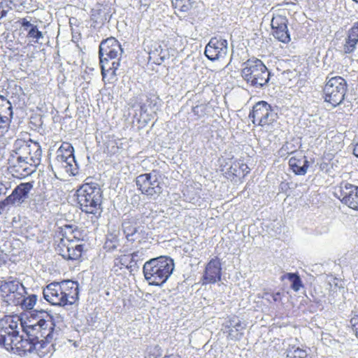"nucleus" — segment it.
Segmentation results:
<instances>
[{"mask_svg": "<svg viewBox=\"0 0 358 358\" xmlns=\"http://www.w3.org/2000/svg\"><path fill=\"white\" fill-rule=\"evenodd\" d=\"M119 60L120 58H117V59H113L111 62V70L109 71L107 77L108 81L112 80L115 78V76H116V71L118 69V67L120 66Z\"/></svg>", "mask_w": 358, "mask_h": 358, "instance_id": "nucleus-37", "label": "nucleus"}, {"mask_svg": "<svg viewBox=\"0 0 358 358\" xmlns=\"http://www.w3.org/2000/svg\"><path fill=\"white\" fill-rule=\"evenodd\" d=\"M162 355V350L158 345L150 346L147 349V354L145 358H159Z\"/></svg>", "mask_w": 358, "mask_h": 358, "instance_id": "nucleus-35", "label": "nucleus"}, {"mask_svg": "<svg viewBox=\"0 0 358 358\" xmlns=\"http://www.w3.org/2000/svg\"><path fill=\"white\" fill-rule=\"evenodd\" d=\"M350 324L352 329L357 328L358 327V315H355V317H352L350 320Z\"/></svg>", "mask_w": 358, "mask_h": 358, "instance_id": "nucleus-39", "label": "nucleus"}, {"mask_svg": "<svg viewBox=\"0 0 358 358\" xmlns=\"http://www.w3.org/2000/svg\"><path fill=\"white\" fill-rule=\"evenodd\" d=\"M83 250V245L81 244L74 245L73 243H70L66 246V252L62 255L68 259L77 260L82 255Z\"/></svg>", "mask_w": 358, "mask_h": 358, "instance_id": "nucleus-22", "label": "nucleus"}, {"mask_svg": "<svg viewBox=\"0 0 358 358\" xmlns=\"http://www.w3.org/2000/svg\"><path fill=\"white\" fill-rule=\"evenodd\" d=\"M353 331L355 332L356 336L358 337V327L353 329Z\"/></svg>", "mask_w": 358, "mask_h": 358, "instance_id": "nucleus-49", "label": "nucleus"}, {"mask_svg": "<svg viewBox=\"0 0 358 358\" xmlns=\"http://www.w3.org/2000/svg\"><path fill=\"white\" fill-rule=\"evenodd\" d=\"M192 0H172L173 7L180 12H187L192 8Z\"/></svg>", "mask_w": 358, "mask_h": 358, "instance_id": "nucleus-32", "label": "nucleus"}, {"mask_svg": "<svg viewBox=\"0 0 358 358\" xmlns=\"http://www.w3.org/2000/svg\"><path fill=\"white\" fill-rule=\"evenodd\" d=\"M167 50H163L161 45H159L155 50H151L149 53V59L152 60L156 64H161L168 57Z\"/></svg>", "mask_w": 358, "mask_h": 358, "instance_id": "nucleus-24", "label": "nucleus"}, {"mask_svg": "<svg viewBox=\"0 0 358 358\" xmlns=\"http://www.w3.org/2000/svg\"><path fill=\"white\" fill-rule=\"evenodd\" d=\"M136 184L142 194L152 199H156L162 192L159 175L155 171L138 176L136 179Z\"/></svg>", "mask_w": 358, "mask_h": 358, "instance_id": "nucleus-9", "label": "nucleus"}, {"mask_svg": "<svg viewBox=\"0 0 358 358\" xmlns=\"http://www.w3.org/2000/svg\"><path fill=\"white\" fill-rule=\"evenodd\" d=\"M110 16L108 14V8L102 5H96L91 10L92 26L94 28L103 25L106 21H109Z\"/></svg>", "mask_w": 358, "mask_h": 358, "instance_id": "nucleus-19", "label": "nucleus"}, {"mask_svg": "<svg viewBox=\"0 0 358 358\" xmlns=\"http://www.w3.org/2000/svg\"><path fill=\"white\" fill-rule=\"evenodd\" d=\"M27 38L31 42L41 43V39L43 38V35L41 31L38 30L36 26L31 27L27 32Z\"/></svg>", "mask_w": 358, "mask_h": 358, "instance_id": "nucleus-34", "label": "nucleus"}, {"mask_svg": "<svg viewBox=\"0 0 358 358\" xmlns=\"http://www.w3.org/2000/svg\"><path fill=\"white\" fill-rule=\"evenodd\" d=\"M276 116L277 113L272 110L271 105L264 101L257 103L249 115V117L252 119L254 124L257 123L261 126L271 124Z\"/></svg>", "mask_w": 358, "mask_h": 358, "instance_id": "nucleus-10", "label": "nucleus"}, {"mask_svg": "<svg viewBox=\"0 0 358 358\" xmlns=\"http://www.w3.org/2000/svg\"><path fill=\"white\" fill-rule=\"evenodd\" d=\"M347 92V83L341 76H335L326 79V84L323 89L324 101L329 103L333 107L341 104L344 99Z\"/></svg>", "mask_w": 358, "mask_h": 358, "instance_id": "nucleus-7", "label": "nucleus"}, {"mask_svg": "<svg viewBox=\"0 0 358 358\" xmlns=\"http://www.w3.org/2000/svg\"><path fill=\"white\" fill-rule=\"evenodd\" d=\"M10 204L6 201V199L0 201V215L6 210V206Z\"/></svg>", "mask_w": 358, "mask_h": 358, "instance_id": "nucleus-40", "label": "nucleus"}, {"mask_svg": "<svg viewBox=\"0 0 358 358\" xmlns=\"http://www.w3.org/2000/svg\"><path fill=\"white\" fill-rule=\"evenodd\" d=\"M6 103L8 105L6 108V113L8 115V116L3 115L0 113V135H2L3 134L8 131V129L10 126V118L13 115L12 106L10 103L8 101H7Z\"/></svg>", "mask_w": 358, "mask_h": 358, "instance_id": "nucleus-25", "label": "nucleus"}, {"mask_svg": "<svg viewBox=\"0 0 358 358\" xmlns=\"http://www.w3.org/2000/svg\"><path fill=\"white\" fill-rule=\"evenodd\" d=\"M230 172L236 176H245L249 173L248 166L243 162H234L230 167Z\"/></svg>", "mask_w": 358, "mask_h": 358, "instance_id": "nucleus-28", "label": "nucleus"}, {"mask_svg": "<svg viewBox=\"0 0 358 358\" xmlns=\"http://www.w3.org/2000/svg\"><path fill=\"white\" fill-rule=\"evenodd\" d=\"M100 59V65L101 69V74L103 76V79L105 80L108 77V74L109 71L111 70V62L110 58H106L104 57L99 56Z\"/></svg>", "mask_w": 358, "mask_h": 358, "instance_id": "nucleus-33", "label": "nucleus"}, {"mask_svg": "<svg viewBox=\"0 0 358 358\" xmlns=\"http://www.w3.org/2000/svg\"><path fill=\"white\" fill-rule=\"evenodd\" d=\"M73 148L71 144L62 143L57 151L56 160L66 169V172L75 176L78 173V164L73 155Z\"/></svg>", "mask_w": 358, "mask_h": 358, "instance_id": "nucleus-11", "label": "nucleus"}, {"mask_svg": "<svg viewBox=\"0 0 358 358\" xmlns=\"http://www.w3.org/2000/svg\"><path fill=\"white\" fill-rule=\"evenodd\" d=\"M36 25L32 24L29 21H24L22 22V27H24V29L26 30L27 32L29 30L31 29V27H34Z\"/></svg>", "mask_w": 358, "mask_h": 358, "instance_id": "nucleus-41", "label": "nucleus"}, {"mask_svg": "<svg viewBox=\"0 0 358 358\" xmlns=\"http://www.w3.org/2000/svg\"><path fill=\"white\" fill-rule=\"evenodd\" d=\"M0 100L3 101V96L0 95Z\"/></svg>", "mask_w": 358, "mask_h": 358, "instance_id": "nucleus-52", "label": "nucleus"}, {"mask_svg": "<svg viewBox=\"0 0 358 358\" xmlns=\"http://www.w3.org/2000/svg\"><path fill=\"white\" fill-rule=\"evenodd\" d=\"M8 10L4 8L3 2L0 3V19L6 15Z\"/></svg>", "mask_w": 358, "mask_h": 358, "instance_id": "nucleus-42", "label": "nucleus"}, {"mask_svg": "<svg viewBox=\"0 0 358 358\" xmlns=\"http://www.w3.org/2000/svg\"><path fill=\"white\" fill-rule=\"evenodd\" d=\"M285 278L292 282L291 287L293 290L297 292L300 289L302 283L300 277L296 273H288L282 277V279Z\"/></svg>", "mask_w": 358, "mask_h": 358, "instance_id": "nucleus-30", "label": "nucleus"}, {"mask_svg": "<svg viewBox=\"0 0 358 358\" xmlns=\"http://www.w3.org/2000/svg\"><path fill=\"white\" fill-rule=\"evenodd\" d=\"M120 245V239L115 234H108L105 243V248L109 251H113Z\"/></svg>", "mask_w": 358, "mask_h": 358, "instance_id": "nucleus-31", "label": "nucleus"}, {"mask_svg": "<svg viewBox=\"0 0 358 358\" xmlns=\"http://www.w3.org/2000/svg\"><path fill=\"white\" fill-rule=\"evenodd\" d=\"M246 325L236 316L229 317L225 322V328L228 329V338L239 341L243 336Z\"/></svg>", "mask_w": 358, "mask_h": 358, "instance_id": "nucleus-17", "label": "nucleus"}, {"mask_svg": "<svg viewBox=\"0 0 358 358\" xmlns=\"http://www.w3.org/2000/svg\"><path fill=\"white\" fill-rule=\"evenodd\" d=\"M335 195L343 203L358 210V186L343 182L336 189Z\"/></svg>", "mask_w": 358, "mask_h": 358, "instance_id": "nucleus-12", "label": "nucleus"}, {"mask_svg": "<svg viewBox=\"0 0 358 358\" xmlns=\"http://www.w3.org/2000/svg\"><path fill=\"white\" fill-rule=\"evenodd\" d=\"M143 255V253L140 251L134 252L131 254V258L130 263H136L138 261V259L141 257V256Z\"/></svg>", "mask_w": 358, "mask_h": 358, "instance_id": "nucleus-38", "label": "nucleus"}, {"mask_svg": "<svg viewBox=\"0 0 358 358\" xmlns=\"http://www.w3.org/2000/svg\"><path fill=\"white\" fill-rule=\"evenodd\" d=\"M199 106H196L194 107L193 109H192L193 113L194 114H198L199 113Z\"/></svg>", "mask_w": 358, "mask_h": 358, "instance_id": "nucleus-47", "label": "nucleus"}, {"mask_svg": "<svg viewBox=\"0 0 358 358\" xmlns=\"http://www.w3.org/2000/svg\"><path fill=\"white\" fill-rule=\"evenodd\" d=\"M205 55L211 60L224 59L228 53V42L221 37L211 38L205 48Z\"/></svg>", "mask_w": 358, "mask_h": 358, "instance_id": "nucleus-13", "label": "nucleus"}, {"mask_svg": "<svg viewBox=\"0 0 358 358\" xmlns=\"http://www.w3.org/2000/svg\"><path fill=\"white\" fill-rule=\"evenodd\" d=\"M33 182L20 183L6 198V201L12 206H20L29 197V193L33 189Z\"/></svg>", "mask_w": 358, "mask_h": 358, "instance_id": "nucleus-15", "label": "nucleus"}, {"mask_svg": "<svg viewBox=\"0 0 358 358\" xmlns=\"http://www.w3.org/2000/svg\"><path fill=\"white\" fill-rule=\"evenodd\" d=\"M289 150L288 145H283V146L282 147V148H281V150H281V152H282V151H284V150H285V151H287V150Z\"/></svg>", "mask_w": 358, "mask_h": 358, "instance_id": "nucleus-48", "label": "nucleus"}, {"mask_svg": "<svg viewBox=\"0 0 358 358\" xmlns=\"http://www.w3.org/2000/svg\"><path fill=\"white\" fill-rule=\"evenodd\" d=\"M76 194L81 210L92 214L97 220L103 211V192L99 185L92 181L86 182L77 190Z\"/></svg>", "mask_w": 358, "mask_h": 358, "instance_id": "nucleus-2", "label": "nucleus"}, {"mask_svg": "<svg viewBox=\"0 0 358 358\" xmlns=\"http://www.w3.org/2000/svg\"><path fill=\"white\" fill-rule=\"evenodd\" d=\"M122 228L128 241L134 242L136 240V235L138 233L140 227L136 217H131L124 219L122 223Z\"/></svg>", "mask_w": 358, "mask_h": 358, "instance_id": "nucleus-20", "label": "nucleus"}, {"mask_svg": "<svg viewBox=\"0 0 358 358\" xmlns=\"http://www.w3.org/2000/svg\"><path fill=\"white\" fill-rule=\"evenodd\" d=\"M353 153L357 157H358V143L355 146Z\"/></svg>", "mask_w": 358, "mask_h": 358, "instance_id": "nucleus-44", "label": "nucleus"}, {"mask_svg": "<svg viewBox=\"0 0 358 358\" xmlns=\"http://www.w3.org/2000/svg\"><path fill=\"white\" fill-rule=\"evenodd\" d=\"M306 350L299 347L292 346L287 350L286 358H307Z\"/></svg>", "mask_w": 358, "mask_h": 358, "instance_id": "nucleus-29", "label": "nucleus"}, {"mask_svg": "<svg viewBox=\"0 0 358 358\" xmlns=\"http://www.w3.org/2000/svg\"><path fill=\"white\" fill-rule=\"evenodd\" d=\"M145 280L151 285L162 286L174 270L173 260L166 256H160L147 261L143 265Z\"/></svg>", "mask_w": 358, "mask_h": 358, "instance_id": "nucleus-4", "label": "nucleus"}, {"mask_svg": "<svg viewBox=\"0 0 358 358\" xmlns=\"http://www.w3.org/2000/svg\"><path fill=\"white\" fill-rule=\"evenodd\" d=\"M241 77L248 85L261 89L269 82L270 72L260 59H250L243 64Z\"/></svg>", "mask_w": 358, "mask_h": 358, "instance_id": "nucleus-5", "label": "nucleus"}, {"mask_svg": "<svg viewBox=\"0 0 358 358\" xmlns=\"http://www.w3.org/2000/svg\"><path fill=\"white\" fill-rule=\"evenodd\" d=\"M149 106H150L151 109H153V110H155V109L157 110L158 109V107L157 106V101H155V103H153L152 106H151V103Z\"/></svg>", "mask_w": 358, "mask_h": 358, "instance_id": "nucleus-46", "label": "nucleus"}, {"mask_svg": "<svg viewBox=\"0 0 358 358\" xmlns=\"http://www.w3.org/2000/svg\"><path fill=\"white\" fill-rule=\"evenodd\" d=\"M18 332L13 330L11 332H8V335H1L0 336V344L3 345L4 348L9 350L13 349V343L17 338Z\"/></svg>", "mask_w": 358, "mask_h": 358, "instance_id": "nucleus-26", "label": "nucleus"}, {"mask_svg": "<svg viewBox=\"0 0 358 358\" xmlns=\"http://www.w3.org/2000/svg\"><path fill=\"white\" fill-rule=\"evenodd\" d=\"M287 22L286 17L281 15L273 16L271 22V28L273 30V36L284 43H287L291 40L288 33Z\"/></svg>", "mask_w": 358, "mask_h": 358, "instance_id": "nucleus-14", "label": "nucleus"}, {"mask_svg": "<svg viewBox=\"0 0 358 358\" xmlns=\"http://www.w3.org/2000/svg\"><path fill=\"white\" fill-rule=\"evenodd\" d=\"M156 100H157V98H155V99L153 100V101H156ZM147 101H150V103H152V100H151V99H148Z\"/></svg>", "mask_w": 358, "mask_h": 358, "instance_id": "nucleus-50", "label": "nucleus"}, {"mask_svg": "<svg viewBox=\"0 0 358 358\" xmlns=\"http://www.w3.org/2000/svg\"><path fill=\"white\" fill-rule=\"evenodd\" d=\"M357 44L358 21L354 23L352 27L347 32V36L343 45V52L344 54H352L357 49Z\"/></svg>", "mask_w": 358, "mask_h": 358, "instance_id": "nucleus-18", "label": "nucleus"}, {"mask_svg": "<svg viewBox=\"0 0 358 358\" xmlns=\"http://www.w3.org/2000/svg\"><path fill=\"white\" fill-rule=\"evenodd\" d=\"M221 263L217 257L213 258L206 264L202 276V284H215L221 280Z\"/></svg>", "mask_w": 358, "mask_h": 358, "instance_id": "nucleus-16", "label": "nucleus"}, {"mask_svg": "<svg viewBox=\"0 0 358 358\" xmlns=\"http://www.w3.org/2000/svg\"><path fill=\"white\" fill-rule=\"evenodd\" d=\"M289 165L295 174L304 176L309 166V162L305 156L300 154L292 157L289 160Z\"/></svg>", "mask_w": 358, "mask_h": 358, "instance_id": "nucleus-21", "label": "nucleus"}, {"mask_svg": "<svg viewBox=\"0 0 358 358\" xmlns=\"http://www.w3.org/2000/svg\"><path fill=\"white\" fill-rule=\"evenodd\" d=\"M147 112V107L145 104L141 106V113H145Z\"/></svg>", "mask_w": 358, "mask_h": 358, "instance_id": "nucleus-45", "label": "nucleus"}, {"mask_svg": "<svg viewBox=\"0 0 358 358\" xmlns=\"http://www.w3.org/2000/svg\"><path fill=\"white\" fill-rule=\"evenodd\" d=\"M123 53V49L120 45L115 46L112 49L109 50L108 48L102 47L99 50V56L110 58V60L117 59L120 58Z\"/></svg>", "mask_w": 358, "mask_h": 358, "instance_id": "nucleus-23", "label": "nucleus"}, {"mask_svg": "<svg viewBox=\"0 0 358 358\" xmlns=\"http://www.w3.org/2000/svg\"><path fill=\"white\" fill-rule=\"evenodd\" d=\"M354 1H355L356 3H358V0H353Z\"/></svg>", "mask_w": 358, "mask_h": 358, "instance_id": "nucleus-53", "label": "nucleus"}, {"mask_svg": "<svg viewBox=\"0 0 358 358\" xmlns=\"http://www.w3.org/2000/svg\"><path fill=\"white\" fill-rule=\"evenodd\" d=\"M272 296V299L274 301L277 302V301H280L281 300V297H280V292H276L275 294H273L271 295Z\"/></svg>", "mask_w": 358, "mask_h": 358, "instance_id": "nucleus-43", "label": "nucleus"}, {"mask_svg": "<svg viewBox=\"0 0 358 358\" xmlns=\"http://www.w3.org/2000/svg\"><path fill=\"white\" fill-rule=\"evenodd\" d=\"M13 152V160L16 159L17 164L21 167L24 164L36 167L41 163L42 150L41 145L36 142L17 139L14 143Z\"/></svg>", "mask_w": 358, "mask_h": 358, "instance_id": "nucleus-6", "label": "nucleus"}, {"mask_svg": "<svg viewBox=\"0 0 358 358\" xmlns=\"http://www.w3.org/2000/svg\"><path fill=\"white\" fill-rule=\"evenodd\" d=\"M120 45L119 41L114 37H109L105 40H103L100 45L99 48L102 47L108 48L109 50H112L114 47Z\"/></svg>", "mask_w": 358, "mask_h": 358, "instance_id": "nucleus-36", "label": "nucleus"}, {"mask_svg": "<svg viewBox=\"0 0 358 358\" xmlns=\"http://www.w3.org/2000/svg\"><path fill=\"white\" fill-rule=\"evenodd\" d=\"M30 316L36 320L35 323L27 325L24 331L30 340L28 351L36 350L40 357L50 353L53 348L51 342L56 339L57 331L55 330L50 313L43 308H36L31 311Z\"/></svg>", "mask_w": 358, "mask_h": 358, "instance_id": "nucleus-1", "label": "nucleus"}, {"mask_svg": "<svg viewBox=\"0 0 358 358\" xmlns=\"http://www.w3.org/2000/svg\"><path fill=\"white\" fill-rule=\"evenodd\" d=\"M164 358H178V357H171L169 356H165Z\"/></svg>", "mask_w": 358, "mask_h": 358, "instance_id": "nucleus-51", "label": "nucleus"}, {"mask_svg": "<svg viewBox=\"0 0 358 358\" xmlns=\"http://www.w3.org/2000/svg\"><path fill=\"white\" fill-rule=\"evenodd\" d=\"M19 304L23 310H32L36 303L37 296L36 294H31L27 297L22 296L19 299Z\"/></svg>", "mask_w": 358, "mask_h": 358, "instance_id": "nucleus-27", "label": "nucleus"}, {"mask_svg": "<svg viewBox=\"0 0 358 358\" xmlns=\"http://www.w3.org/2000/svg\"><path fill=\"white\" fill-rule=\"evenodd\" d=\"M43 297L50 304L64 306L72 305L78 299V287L74 282H54L43 289Z\"/></svg>", "mask_w": 358, "mask_h": 358, "instance_id": "nucleus-3", "label": "nucleus"}, {"mask_svg": "<svg viewBox=\"0 0 358 358\" xmlns=\"http://www.w3.org/2000/svg\"><path fill=\"white\" fill-rule=\"evenodd\" d=\"M27 294L26 288L16 278L10 277L1 281L0 295L8 304L18 306L19 299Z\"/></svg>", "mask_w": 358, "mask_h": 358, "instance_id": "nucleus-8", "label": "nucleus"}]
</instances>
